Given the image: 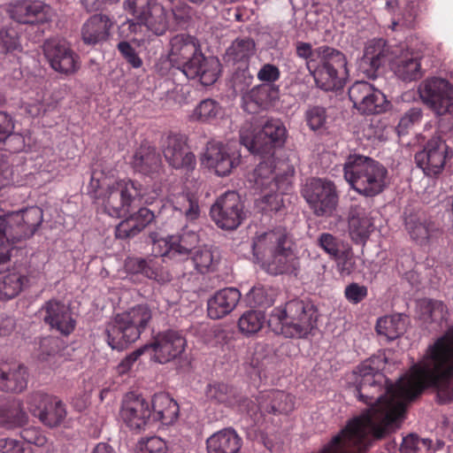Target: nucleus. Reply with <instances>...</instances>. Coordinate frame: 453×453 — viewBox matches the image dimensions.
<instances>
[{
    "mask_svg": "<svg viewBox=\"0 0 453 453\" xmlns=\"http://www.w3.org/2000/svg\"><path fill=\"white\" fill-rule=\"evenodd\" d=\"M384 360L372 357L357 367L355 395L369 407L349 420L328 445H372L401 426L407 404L425 388L436 390L441 404L453 401V326L429 346L411 372L392 383L381 372Z\"/></svg>",
    "mask_w": 453,
    "mask_h": 453,
    "instance_id": "1",
    "label": "nucleus"
},
{
    "mask_svg": "<svg viewBox=\"0 0 453 453\" xmlns=\"http://www.w3.org/2000/svg\"><path fill=\"white\" fill-rule=\"evenodd\" d=\"M220 65L217 58L203 54L196 37L180 34L170 40V50L165 56L160 57L156 68L161 75H168L172 70H177L188 80H196L203 86H211L219 78Z\"/></svg>",
    "mask_w": 453,
    "mask_h": 453,
    "instance_id": "2",
    "label": "nucleus"
},
{
    "mask_svg": "<svg viewBox=\"0 0 453 453\" xmlns=\"http://www.w3.org/2000/svg\"><path fill=\"white\" fill-rule=\"evenodd\" d=\"M251 247L256 261L267 273L274 276L297 274L300 261L286 228L279 226L257 233L252 240Z\"/></svg>",
    "mask_w": 453,
    "mask_h": 453,
    "instance_id": "3",
    "label": "nucleus"
},
{
    "mask_svg": "<svg viewBox=\"0 0 453 453\" xmlns=\"http://www.w3.org/2000/svg\"><path fill=\"white\" fill-rule=\"evenodd\" d=\"M318 311L308 300L294 298L274 307L269 313L270 329L285 338H307L317 326Z\"/></svg>",
    "mask_w": 453,
    "mask_h": 453,
    "instance_id": "4",
    "label": "nucleus"
},
{
    "mask_svg": "<svg viewBox=\"0 0 453 453\" xmlns=\"http://www.w3.org/2000/svg\"><path fill=\"white\" fill-rule=\"evenodd\" d=\"M343 177L350 188L361 196L374 197L388 184V171L380 162L357 152L346 156Z\"/></svg>",
    "mask_w": 453,
    "mask_h": 453,
    "instance_id": "5",
    "label": "nucleus"
},
{
    "mask_svg": "<svg viewBox=\"0 0 453 453\" xmlns=\"http://www.w3.org/2000/svg\"><path fill=\"white\" fill-rule=\"evenodd\" d=\"M151 320L152 310L146 303L117 313L105 325L104 334L108 345L119 351L125 349L141 337Z\"/></svg>",
    "mask_w": 453,
    "mask_h": 453,
    "instance_id": "6",
    "label": "nucleus"
},
{
    "mask_svg": "<svg viewBox=\"0 0 453 453\" xmlns=\"http://www.w3.org/2000/svg\"><path fill=\"white\" fill-rule=\"evenodd\" d=\"M317 60L307 63V70L316 85L325 90L342 88L349 76L345 55L337 49L322 45L316 48Z\"/></svg>",
    "mask_w": 453,
    "mask_h": 453,
    "instance_id": "7",
    "label": "nucleus"
},
{
    "mask_svg": "<svg viewBox=\"0 0 453 453\" xmlns=\"http://www.w3.org/2000/svg\"><path fill=\"white\" fill-rule=\"evenodd\" d=\"M239 134L241 144L250 153L273 156L274 150L284 144L287 129L281 120L271 119L257 132L252 129L251 125H243Z\"/></svg>",
    "mask_w": 453,
    "mask_h": 453,
    "instance_id": "8",
    "label": "nucleus"
},
{
    "mask_svg": "<svg viewBox=\"0 0 453 453\" xmlns=\"http://www.w3.org/2000/svg\"><path fill=\"white\" fill-rule=\"evenodd\" d=\"M295 173L293 165L280 161L276 165L274 159L269 156L256 166L249 176V181L256 191L270 189L288 192L292 188Z\"/></svg>",
    "mask_w": 453,
    "mask_h": 453,
    "instance_id": "9",
    "label": "nucleus"
},
{
    "mask_svg": "<svg viewBox=\"0 0 453 453\" xmlns=\"http://www.w3.org/2000/svg\"><path fill=\"white\" fill-rule=\"evenodd\" d=\"M142 196V185L132 180H119L109 186L98 197L111 217H126L133 203Z\"/></svg>",
    "mask_w": 453,
    "mask_h": 453,
    "instance_id": "10",
    "label": "nucleus"
},
{
    "mask_svg": "<svg viewBox=\"0 0 453 453\" xmlns=\"http://www.w3.org/2000/svg\"><path fill=\"white\" fill-rule=\"evenodd\" d=\"M301 194L310 209L318 217H330L336 210L339 196L334 183L322 178H309Z\"/></svg>",
    "mask_w": 453,
    "mask_h": 453,
    "instance_id": "11",
    "label": "nucleus"
},
{
    "mask_svg": "<svg viewBox=\"0 0 453 453\" xmlns=\"http://www.w3.org/2000/svg\"><path fill=\"white\" fill-rule=\"evenodd\" d=\"M42 50L50 66L62 75H73L81 68L79 55L63 38L54 37L46 40Z\"/></svg>",
    "mask_w": 453,
    "mask_h": 453,
    "instance_id": "12",
    "label": "nucleus"
},
{
    "mask_svg": "<svg viewBox=\"0 0 453 453\" xmlns=\"http://www.w3.org/2000/svg\"><path fill=\"white\" fill-rule=\"evenodd\" d=\"M210 215L221 229L237 228L245 218L243 204L239 195L234 191H227L221 195L211 205Z\"/></svg>",
    "mask_w": 453,
    "mask_h": 453,
    "instance_id": "13",
    "label": "nucleus"
},
{
    "mask_svg": "<svg viewBox=\"0 0 453 453\" xmlns=\"http://www.w3.org/2000/svg\"><path fill=\"white\" fill-rule=\"evenodd\" d=\"M27 403L32 415L49 427L58 426L66 417L65 404L56 396L35 392L28 395Z\"/></svg>",
    "mask_w": 453,
    "mask_h": 453,
    "instance_id": "14",
    "label": "nucleus"
},
{
    "mask_svg": "<svg viewBox=\"0 0 453 453\" xmlns=\"http://www.w3.org/2000/svg\"><path fill=\"white\" fill-rule=\"evenodd\" d=\"M198 242L199 236L196 231L183 227L177 235H169L155 242L153 251L156 252V256L182 261L196 249Z\"/></svg>",
    "mask_w": 453,
    "mask_h": 453,
    "instance_id": "15",
    "label": "nucleus"
},
{
    "mask_svg": "<svg viewBox=\"0 0 453 453\" xmlns=\"http://www.w3.org/2000/svg\"><path fill=\"white\" fill-rule=\"evenodd\" d=\"M349 97L353 106L362 114H379L387 109L385 95L367 81L353 83L349 88Z\"/></svg>",
    "mask_w": 453,
    "mask_h": 453,
    "instance_id": "16",
    "label": "nucleus"
},
{
    "mask_svg": "<svg viewBox=\"0 0 453 453\" xmlns=\"http://www.w3.org/2000/svg\"><path fill=\"white\" fill-rule=\"evenodd\" d=\"M10 18L25 25L45 24L51 20L53 12L49 4L39 0H15L7 7Z\"/></svg>",
    "mask_w": 453,
    "mask_h": 453,
    "instance_id": "17",
    "label": "nucleus"
},
{
    "mask_svg": "<svg viewBox=\"0 0 453 453\" xmlns=\"http://www.w3.org/2000/svg\"><path fill=\"white\" fill-rule=\"evenodd\" d=\"M149 345L155 360L165 364L179 357L185 349L186 340L183 334L176 330L168 329L158 333Z\"/></svg>",
    "mask_w": 453,
    "mask_h": 453,
    "instance_id": "18",
    "label": "nucleus"
},
{
    "mask_svg": "<svg viewBox=\"0 0 453 453\" xmlns=\"http://www.w3.org/2000/svg\"><path fill=\"white\" fill-rule=\"evenodd\" d=\"M397 52L398 49H393L382 38L369 41L365 47L362 59L364 73L368 78L375 79L380 67L391 63Z\"/></svg>",
    "mask_w": 453,
    "mask_h": 453,
    "instance_id": "19",
    "label": "nucleus"
},
{
    "mask_svg": "<svg viewBox=\"0 0 453 453\" xmlns=\"http://www.w3.org/2000/svg\"><path fill=\"white\" fill-rule=\"evenodd\" d=\"M163 154L169 165L174 169H183L188 172L196 167V157L189 150L187 139L182 134H169L164 143Z\"/></svg>",
    "mask_w": 453,
    "mask_h": 453,
    "instance_id": "20",
    "label": "nucleus"
},
{
    "mask_svg": "<svg viewBox=\"0 0 453 453\" xmlns=\"http://www.w3.org/2000/svg\"><path fill=\"white\" fill-rule=\"evenodd\" d=\"M150 404L142 396L128 393L123 399L120 416L128 427L134 430L144 428L151 422Z\"/></svg>",
    "mask_w": 453,
    "mask_h": 453,
    "instance_id": "21",
    "label": "nucleus"
},
{
    "mask_svg": "<svg viewBox=\"0 0 453 453\" xmlns=\"http://www.w3.org/2000/svg\"><path fill=\"white\" fill-rule=\"evenodd\" d=\"M239 157L234 152H231L223 142L211 141L206 145L203 164L214 170L217 175L223 177L228 175L239 164Z\"/></svg>",
    "mask_w": 453,
    "mask_h": 453,
    "instance_id": "22",
    "label": "nucleus"
},
{
    "mask_svg": "<svg viewBox=\"0 0 453 453\" xmlns=\"http://www.w3.org/2000/svg\"><path fill=\"white\" fill-rule=\"evenodd\" d=\"M418 92L422 102L432 111L453 102V88L446 79L431 77L424 80Z\"/></svg>",
    "mask_w": 453,
    "mask_h": 453,
    "instance_id": "23",
    "label": "nucleus"
},
{
    "mask_svg": "<svg viewBox=\"0 0 453 453\" xmlns=\"http://www.w3.org/2000/svg\"><path fill=\"white\" fill-rule=\"evenodd\" d=\"M448 146L440 136L430 139L423 150L415 155L417 165L427 175L439 173L446 162Z\"/></svg>",
    "mask_w": 453,
    "mask_h": 453,
    "instance_id": "24",
    "label": "nucleus"
},
{
    "mask_svg": "<svg viewBox=\"0 0 453 453\" xmlns=\"http://www.w3.org/2000/svg\"><path fill=\"white\" fill-rule=\"evenodd\" d=\"M8 217L9 227L12 229V238L18 242L33 236L43 219L42 211L37 206L12 211Z\"/></svg>",
    "mask_w": 453,
    "mask_h": 453,
    "instance_id": "25",
    "label": "nucleus"
},
{
    "mask_svg": "<svg viewBox=\"0 0 453 453\" xmlns=\"http://www.w3.org/2000/svg\"><path fill=\"white\" fill-rule=\"evenodd\" d=\"M43 321L63 335H69L75 328L76 321L70 309L58 300L50 299L41 308Z\"/></svg>",
    "mask_w": 453,
    "mask_h": 453,
    "instance_id": "26",
    "label": "nucleus"
},
{
    "mask_svg": "<svg viewBox=\"0 0 453 453\" xmlns=\"http://www.w3.org/2000/svg\"><path fill=\"white\" fill-rule=\"evenodd\" d=\"M280 88L268 85H257L242 96V107L250 113L255 114L266 110L279 99Z\"/></svg>",
    "mask_w": 453,
    "mask_h": 453,
    "instance_id": "27",
    "label": "nucleus"
},
{
    "mask_svg": "<svg viewBox=\"0 0 453 453\" xmlns=\"http://www.w3.org/2000/svg\"><path fill=\"white\" fill-rule=\"evenodd\" d=\"M370 211L360 204L349 209L348 223L351 240L357 244L365 245L374 229Z\"/></svg>",
    "mask_w": 453,
    "mask_h": 453,
    "instance_id": "28",
    "label": "nucleus"
},
{
    "mask_svg": "<svg viewBox=\"0 0 453 453\" xmlns=\"http://www.w3.org/2000/svg\"><path fill=\"white\" fill-rule=\"evenodd\" d=\"M114 21L105 14L91 16L81 27V38L87 45H96L108 40Z\"/></svg>",
    "mask_w": 453,
    "mask_h": 453,
    "instance_id": "29",
    "label": "nucleus"
},
{
    "mask_svg": "<svg viewBox=\"0 0 453 453\" xmlns=\"http://www.w3.org/2000/svg\"><path fill=\"white\" fill-rule=\"evenodd\" d=\"M241 299V293L235 288H225L217 291L207 302L208 316L219 319L231 313Z\"/></svg>",
    "mask_w": 453,
    "mask_h": 453,
    "instance_id": "30",
    "label": "nucleus"
},
{
    "mask_svg": "<svg viewBox=\"0 0 453 453\" xmlns=\"http://www.w3.org/2000/svg\"><path fill=\"white\" fill-rule=\"evenodd\" d=\"M258 409L261 412L287 414L294 409L293 397L281 390L261 392L257 397Z\"/></svg>",
    "mask_w": 453,
    "mask_h": 453,
    "instance_id": "31",
    "label": "nucleus"
},
{
    "mask_svg": "<svg viewBox=\"0 0 453 453\" xmlns=\"http://www.w3.org/2000/svg\"><path fill=\"white\" fill-rule=\"evenodd\" d=\"M150 404L152 411L151 421H159L164 426H170L177 421L180 407L168 394H155Z\"/></svg>",
    "mask_w": 453,
    "mask_h": 453,
    "instance_id": "32",
    "label": "nucleus"
},
{
    "mask_svg": "<svg viewBox=\"0 0 453 453\" xmlns=\"http://www.w3.org/2000/svg\"><path fill=\"white\" fill-rule=\"evenodd\" d=\"M155 218L154 212L141 207L136 212L130 214L123 219L115 229V235L119 239H128L141 233Z\"/></svg>",
    "mask_w": 453,
    "mask_h": 453,
    "instance_id": "33",
    "label": "nucleus"
},
{
    "mask_svg": "<svg viewBox=\"0 0 453 453\" xmlns=\"http://www.w3.org/2000/svg\"><path fill=\"white\" fill-rule=\"evenodd\" d=\"M242 437L232 427L224 428L206 440L207 453H240Z\"/></svg>",
    "mask_w": 453,
    "mask_h": 453,
    "instance_id": "34",
    "label": "nucleus"
},
{
    "mask_svg": "<svg viewBox=\"0 0 453 453\" xmlns=\"http://www.w3.org/2000/svg\"><path fill=\"white\" fill-rule=\"evenodd\" d=\"M131 165L135 172L152 176L159 173L162 160L155 147L141 144L133 156Z\"/></svg>",
    "mask_w": 453,
    "mask_h": 453,
    "instance_id": "35",
    "label": "nucleus"
},
{
    "mask_svg": "<svg viewBox=\"0 0 453 453\" xmlns=\"http://www.w3.org/2000/svg\"><path fill=\"white\" fill-rule=\"evenodd\" d=\"M392 69L395 75L403 81H411L422 76L420 58L413 51H402L394 56Z\"/></svg>",
    "mask_w": 453,
    "mask_h": 453,
    "instance_id": "36",
    "label": "nucleus"
},
{
    "mask_svg": "<svg viewBox=\"0 0 453 453\" xmlns=\"http://www.w3.org/2000/svg\"><path fill=\"white\" fill-rule=\"evenodd\" d=\"M27 368L20 364H2L0 365V389L6 392L20 393L27 388Z\"/></svg>",
    "mask_w": 453,
    "mask_h": 453,
    "instance_id": "37",
    "label": "nucleus"
},
{
    "mask_svg": "<svg viewBox=\"0 0 453 453\" xmlns=\"http://www.w3.org/2000/svg\"><path fill=\"white\" fill-rule=\"evenodd\" d=\"M408 317L402 313L384 316L377 319L376 332L388 341H394L406 331Z\"/></svg>",
    "mask_w": 453,
    "mask_h": 453,
    "instance_id": "38",
    "label": "nucleus"
},
{
    "mask_svg": "<svg viewBox=\"0 0 453 453\" xmlns=\"http://www.w3.org/2000/svg\"><path fill=\"white\" fill-rule=\"evenodd\" d=\"M157 0H125L123 8L125 12L131 15L133 19H128V29L131 33L136 34L141 28V23L156 4Z\"/></svg>",
    "mask_w": 453,
    "mask_h": 453,
    "instance_id": "39",
    "label": "nucleus"
},
{
    "mask_svg": "<svg viewBox=\"0 0 453 453\" xmlns=\"http://www.w3.org/2000/svg\"><path fill=\"white\" fill-rule=\"evenodd\" d=\"M27 419V414L19 401H8L0 406V426L8 429L19 427L26 425Z\"/></svg>",
    "mask_w": 453,
    "mask_h": 453,
    "instance_id": "40",
    "label": "nucleus"
},
{
    "mask_svg": "<svg viewBox=\"0 0 453 453\" xmlns=\"http://www.w3.org/2000/svg\"><path fill=\"white\" fill-rule=\"evenodd\" d=\"M182 261L185 263L186 270L193 268L196 273L202 274L213 271L217 264L212 251L207 247L195 249Z\"/></svg>",
    "mask_w": 453,
    "mask_h": 453,
    "instance_id": "41",
    "label": "nucleus"
},
{
    "mask_svg": "<svg viewBox=\"0 0 453 453\" xmlns=\"http://www.w3.org/2000/svg\"><path fill=\"white\" fill-rule=\"evenodd\" d=\"M127 270L134 274H142L157 282L165 281L160 265L154 258L128 257L125 262Z\"/></svg>",
    "mask_w": 453,
    "mask_h": 453,
    "instance_id": "42",
    "label": "nucleus"
},
{
    "mask_svg": "<svg viewBox=\"0 0 453 453\" xmlns=\"http://www.w3.org/2000/svg\"><path fill=\"white\" fill-rule=\"evenodd\" d=\"M256 52V43L250 37L236 38L227 48L226 52V60L228 63L248 64L249 59Z\"/></svg>",
    "mask_w": 453,
    "mask_h": 453,
    "instance_id": "43",
    "label": "nucleus"
},
{
    "mask_svg": "<svg viewBox=\"0 0 453 453\" xmlns=\"http://www.w3.org/2000/svg\"><path fill=\"white\" fill-rule=\"evenodd\" d=\"M28 279L19 272H8L0 278V301H9L17 296L27 285Z\"/></svg>",
    "mask_w": 453,
    "mask_h": 453,
    "instance_id": "44",
    "label": "nucleus"
},
{
    "mask_svg": "<svg viewBox=\"0 0 453 453\" xmlns=\"http://www.w3.org/2000/svg\"><path fill=\"white\" fill-rule=\"evenodd\" d=\"M209 400L226 406H234L241 403V396L236 388L221 382L209 384L206 388Z\"/></svg>",
    "mask_w": 453,
    "mask_h": 453,
    "instance_id": "45",
    "label": "nucleus"
},
{
    "mask_svg": "<svg viewBox=\"0 0 453 453\" xmlns=\"http://www.w3.org/2000/svg\"><path fill=\"white\" fill-rule=\"evenodd\" d=\"M142 26L155 35H163L169 27L167 12L164 6L157 2L141 23V27Z\"/></svg>",
    "mask_w": 453,
    "mask_h": 453,
    "instance_id": "46",
    "label": "nucleus"
},
{
    "mask_svg": "<svg viewBox=\"0 0 453 453\" xmlns=\"http://www.w3.org/2000/svg\"><path fill=\"white\" fill-rule=\"evenodd\" d=\"M222 108L214 99L206 98L202 100L189 115L190 121L200 123H211L221 114Z\"/></svg>",
    "mask_w": 453,
    "mask_h": 453,
    "instance_id": "47",
    "label": "nucleus"
},
{
    "mask_svg": "<svg viewBox=\"0 0 453 453\" xmlns=\"http://www.w3.org/2000/svg\"><path fill=\"white\" fill-rule=\"evenodd\" d=\"M173 209L189 222L196 220L201 214L197 198L189 194L178 196L173 202Z\"/></svg>",
    "mask_w": 453,
    "mask_h": 453,
    "instance_id": "48",
    "label": "nucleus"
},
{
    "mask_svg": "<svg viewBox=\"0 0 453 453\" xmlns=\"http://www.w3.org/2000/svg\"><path fill=\"white\" fill-rule=\"evenodd\" d=\"M265 322V315L261 311L250 310L245 311L238 320L240 332L250 336L259 332Z\"/></svg>",
    "mask_w": 453,
    "mask_h": 453,
    "instance_id": "49",
    "label": "nucleus"
},
{
    "mask_svg": "<svg viewBox=\"0 0 453 453\" xmlns=\"http://www.w3.org/2000/svg\"><path fill=\"white\" fill-rule=\"evenodd\" d=\"M12 229L9 227L8 214L0 216V264L10 259L11 250L18 240L12 238Z\"/></svg>",
    "mask_w": 453,
    "mask_h": 453,
    "instance_id": "50",
    "label": "nucleus"
},
{
    "mask_svg": "<svg viewBox=\"0 0 453 453\" xmlns=\"http://www.w3.org/2000/svg\"><path fill=\"white\" fill-rule=\"evenodd\" d=\"M423 119V110L419 106H413L406 110L399 119L395 131L399 136L407 134Z\"/></svg>",
    "mask_w": 453,
    "mask_h": 453,
    "instance_id": "51",
    "label": "nucleus"
},
{
    "mask_svg": "<svg viewBox=\"0 0 453 453\" xmlns=\"http://www.w3.org/2000/svg\"><path fill=\"white\" fill-rule=\"evenodd\" d=\"M422 314L430 319L432 322L439 323L447 320L448 311L445 304L438 300H425L421 304Z\"/></svg>",
    "mask_w": 453,
    "mask_h": 453,
    "instance_id": "52",
    "label": "nucleus"
},
{
    "mask_svg": "<svg viewBox=\"0 0 453 453\" xmlns=\"http://www.w3.org/2000/svg\"><path fill=\"white\" fill-rule=\"evenodd\" d=\"M305 120L307 126L313 131L326 128L327 122L326 109L319 105L309 107L305 111Z\"/></svg>",
    "mask_w": 453,
    "mask_h": 453,
    "instance_id": "53",
    "label": "nucleus"
},
{
    "mask_svg": "<svg viewBox=\"0 0 453 453\" xmlns=\"http://www.w3.org/2000/svg\"><path fill=\"white\" fill-rule=\"evenodd\" d=\"M21 48L19 33L13 27L0 29V54H6Z\"/></svg>",
    "mask_w": 453,
    "mask_h": 453,
    "instance_id": "54",
    "label": "nucleus"
},
{
    "mask_svg": "<svg viewBox=\"0 0 453 453\" xmlns=\"http://www.w3.org/2000/svg\"><path fill=\"white\" fill-rule=\"evenodd\" d=\"M406 229L411 237L422 243L429 237V230L426 222L420 220L416 216H409L405 219Z\"/></svg>",
    "mask_w": 453,
    "mask_h": 453,
    "instance_id": "55",
    "label": "nucleus"
},
{
    "mask_svg": "<svg viewBox=\"0 0 453 453\" xmlns=\"http://www.w3.org/2000/svg\"><path fill=\"white\" fill-rule=\"evenodd\" d=\"M437 118V130L448 134L453 129V102L433 110Z\"/></svg>",
    "mask_w": 453,
    "mask_h": 453,
    "instance_id": "56",
    "label": "nucleus"
},
{
    "mask_svg": "<svg viewBox=\"0 0 453 453\" xmlns=\"http://www.w3.org/2000/svg\"><path fill=\"white\" fill-rule=\"evenodd\" d=\"M254 76L249 69L248 64L240 65L235 68L232 76L233 87L235 90L242 91L253 81Z\"/></svg>",
    "mask_w": 453,
    "mask_h": 453,
    "instance_id": "57",
    "label": "nucleus"
},
{
    "mask_svg": "<svg viewBox=\"0 0 453 453\" xmlns=\"http://www.w3.org/2000/svg\"><path fill=\"white\" fill-rule=\"evenodd\" d=\"M257 78L262 82L260 85L278 87L275 82L280 78V71L276 65L265 63L258 70Z\"/></svg>",
    "mask_w": 453,
    "mask_h": 453,
    "instance_id": "58",
    "label": "nucleus"
},
{
    "mask_svg": "<svg viewBox=\"0 0 453 453\" xmlns=\"http://www.w3.org/2000/svg\"><path fill=\"white\" fill-rule=\"evenodd\" d=\"M337 265V271L341 276H349L357 270L356 257L352 252L346 250L339 253L338 257H334Z\"/></svg>",
    "mask_w": 453,
    "mask_h": 453,
    "instance_id": "59",
    "label": "nucleus"
},
{
    "mask_svg": "<svg viewBox=\"0 0 453 453\" xmlns=\"http://www.w3.org/2000/svg\"><path fill=\"white\" fill-rule=\"evenodd\" d=\"M117 50L123 58L133 67L140 68L142 59L137 54L135 49L127 41H121L117 44Z\"/></svg>",
    "mask_w": 453,
    "mask_h": 453,
    "instance_id": "60",
    "label": "nucleus"
},
{
    "mask_svg": "<svg viewBox=\"0 0 453 453\" xmlns=\"http://www.w3.org/2000/svg\"><path fill=\"white\" fill-rule=\"evenodd\" d=\"M368 296V288L365 285L351 282L344 289V296L352 304H357Z\"/></svg>",
    "mask_w": 453,
    "mask_h": 453,
    "instance_id": "61",
    "label": "nucleus"
},
{
    "mask_svg": "<svg viewBox=\"0 0 453 453\" xmlns=\"http://www.w3.org/2000/svg\"><path fill=\"white\" fill-rule=\"evenodd\" d=\"M318 245L331 257H338L340 249L339 242L335 236L329 233H322L318 238Z\"/></svg>",
    "mask_w": 453,
    "mask_h": 453,
    "instance_id": "62",
    "label": "nucleus"
},
{
    "mask_svg": "<svg viewBox=\"0 0 453 453\" xmlns=\"http://www.w3.org/2000/svg\"><path fill=\"white\" fill-rule=\"evenodd\" d=\"M431 442V440L420 439L416 434H409L403 437L401 449L403 453H416L417 450L419 449L420 444L426 448H429Z\"/></svg>",
    "mask_w": 453,
    "mask_h": 453,
    "instance_id": "63",
    "label": "nucleus"
},
{
    "mask_svg": "<svg viewBox=\"0 0 453 453\" xmlns=\"http://www.w3.org/2000/svg\"><path fill=\"white\" fill-rule=\"evenodd\" d=\"M0 453H32L30 446L12 438L0 439Z\"/></svg>",
    "mask_w": 453,
    "mask_h": 453,
    "instance_id": "64",
    "label": "nucleus"
}]
</instances>
